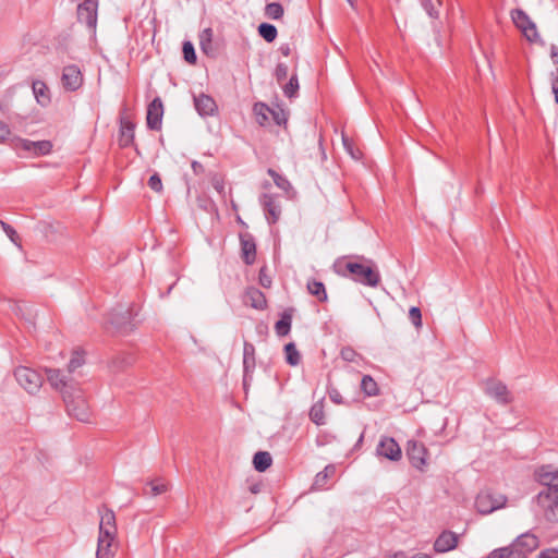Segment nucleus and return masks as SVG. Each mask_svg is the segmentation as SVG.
<instances>
[{
	"label": "nucleus",
	"mask_w": 558,
	"mask_h": 558,
	"mask_svg": "<svg viewBox=\"0 0 558 558\" xmlns=\"http://www.w3.org/2000/svg\"><path fill=\"white\" fill-rule=\"evenodd\" d=\"M343 267L338 272L343 277L350 275L351 279L360 284L376 288L380 282V274L371 259H366L365 263L347 262Z\"/></svg>",
	"instance_id": "nucleus-1"
},
{
	"label": "nucleus",
	"mask_w": 558,
	"mask_h": 558,
	"mask_svg": "<svg viewBox=\"0 0 558 558\" xmlns=\"http://www.w3.org/2000/svg\"><path fill=\"white\" fill-rule=\"evenodd\" d=\"M541 513L548 522L558 521V488L544 487L535 497Z\"/></svg>",
	"instance_id": "nucleus-2"
},
{
	"label": "nucleus",
	"mask_w": 558,
	"mask_h": 558,
	"mask_svg": "<svg viewBox=\"0 0 558 558\" xmlns=\"http://www.w3.org/2000/svg\"><path fill=\"white\" fill-rule=\"evenodd\" d=\"M63 400L70 416L80 422H87L89 420V407L80 391L65 390L63 392Z\"/></svg>",
	"instance_id": "nucleus-3"
},
{
	"label": "nucleus",
	"mask_w": 558,
	"mask_h": 558,
	"mask_svg": "<svg viewBox=\"0 0 558 558\" xmlns=\"http://www.w3.org/2000/svg\"><path fill=\"white\" fill-rule=\"evenodd\" d=\"M14 376L19 385L31 395L38 392L43 385L41 375L29 367H17Z\"/></svg>",
	"instance_id": "nucleus-4"
},
{
	"label": "nucleus",
	"mask_w": 558,
	"mask_h": 558,
	"mask_svg": "<svg viewBox=\"0 0 558 558\" xmlns=\"http://www.w3.org/2000/svg\"><path fill=\"white\" fill-rule=\"evenodd\" d=\"M513 24L522 32L523 36L531 43H536L539 35L536 24L522 9H513L510 12Z\"/></svg>",
	"instance_id": "nucleus-5"
},
{
	"label": "nucleus",
	"mask_w": 558,
	"mask_h": 558,
	"mask_svg": "<svg viewBox=\"0 0 558 558\" xmlns=\"http://www.w3.org/2000/svg\"><path fill=\"white\" fill-rule=\"evenodd\" d=\"M507 502V498L501 494H493L489 490L478 493L475 499V508L481 514H489Z\"/></svg>",
	"instance_id": "nucleus-6"
},
{
	"label": "nucleus",
	"mask_w": 558,
	"mask_h": 558,
	"mask_svg": "<svg viewBox=\"0 0 558 558\" xmlns=\"http://www.w3.org/2000/svg\"><path fill=\"white\" fill-rule=\"evenodd\" d=\"M97 0H82L77 5V20L80 23H84L93 36L96 34L97 26Z\"/></svg>",
	"instance_id": "nucleus-7"
},
{
	"label": "nucleus",
	"mask_w": 558,
	"mask_h": 558,
	"mask_svg": "<svg viewBox=\"0 0 558 558\" xmlns=\"http://www.w3.org/2000/svg\"><path fill=\"white\" fill-rule=\"evenodd\" d=\"M133 308L128 305H118L109 313V323L119 331L128 332L132 329Z\"/></svg>",
	"instance_id": "nucleus-8"
},
{
	"label": "nucleus",
	"mask_w": 558,
	"mask_h": 558,
	"mask_svg": "<svg viewBox=\"0 0 558 558\" xmlns=\"http://www.w3.org/2000/svg\"><path fill=\"white\" fill-rule=\"evenodd\" d=\"M11 146L16 151H26L36 156L48 155L52 149L50 141L33 142L26 138L15 137L11 142Z\"/></svg>",
	"instance_id": "nucleus-9"
},
{
	"label": "nucleus",
	"mask_w": 558,
	"mask_h": 558,
	"mask_svg": "<svg viewBox=\"0 0 558 558\" xmlns=\"http://www.w3.org/2000/svg\"><path fill=\"white\" fill-rule=\"evenodd\" d=\"M485 393L500 405H507L513 401L512 393L500 380L489 378L485 381Z\"/></svg>",
	"instance_id": "nucleus-10"
},
{
	"label": "nucleus",
	"mask_w": 558,
	"mask_h": 558,
	"mask_svg": "<svg viewBox=\"0 0 558 558\" xmlns=\"http://www.w3.org/2000/svg\"><path fill=\"white\" fill-rule=\"evenodd\" d=\"M510 545L513 553L518 554V558H526L529 554L538 547L539 542L536 535L526 532L518 536Z\"/></svg>",
	"instance_id": "nucleus-11"
},
{
	"label": "nucleus",
	"mask_w": 558,
	"mask_h": 558,
	"mask_svg": "<svg viewBox=\"0 0 558 558\" xmlns=\"http://www.w3.org/2000/svg\"><path fill=\"white\" fill-rule=\"evenodd\" d=\"M376 453L390 461H399L402 457L401 448L392 437H381Z\"/></svg>",
	"instance_id": "nucleus-12"
},
{
	"label": "nucleus",
	"mask_w": 558,
	"mask_h": 558,
	"mask_svg": "<svg viewBox=\"0 0 558 558\" xmlns=\"http://www.w3.org/2000/svg\"><path fill=\"white\" fill-rule=\"evenodd\" d=\"M255 369V347L253 343L244 341L243 344V385L246 387L253 379Z\"/></svg>",
	"instance_id": "nucleus-13"
},
{
	"label": "nucleus",
	"mask_w": 558,
	"mask_h": 558,
	"mask_svg": "<svg viewBox=\"0 0 558 558\" xmlns=\"http://www.w3.org/2000/svg\"><path fill=\"white\" fill-rule=\"evenodd\" d=\"M426 454H427V450L424 447V445H422L415 440L408 441L407 456L410 460V463L414 468H416L418 470L424 469V466L426 465Z\"/></svg>",
	"instance_id": "nucleus-14"
},
{
	"label": "nucleus",
	"mask_w": 558,
	"mask_h": 558,
	"mask_svg": "<svg viewBox=\"0 0 558 558\" xmlns=\"http://www.w3.org/2000/svg\"><path fill=\"white\" fill-rule=\"evenodd\" d=\"M163 116V105L159 97L153 99V101L148 105L146 123L147 128L150 130H160L162 123Z\"/></svg>",
	"instance_id": "nucleus-15"
},
{
	"label": "nucleus",
	"mask_w": 558,
	"mask_h": 558,
	"mask_svg": "<svg viewBox=\"0 0 558 558\" xmlns=\"http://www.w3.org/2000/svg\"><path fill=\"white\" fill-rule=\"evenodd\" d=\"M535 477L539 482V484L544 487H555L558 488V469L550 465L545 464L535 470Z\"/></svg>",
	"instance_id": "nucleus-16"
},
{
	"label": "nucleus",
	"mask_w": 558,
	"mask_h": 558,
	"mask_svg": "<svg viewBox=\"0 0 558 558\" xmlns=\"http://www.w3.org/2000/svg\"><path fill=\"white\" fill-rule=\"evenodd\" d=\"M259 202L264 208L268 222H277L281 214V205L277 201V197L271 194H263L259 198Z\"/></svg>",
	"instance_id": "nucleus-17"
},
{
	"label": "nucleus",
	"mask_w": 558,
	"mask_h": 558,
	"mask_svg": "<svg viewBox=\"0 0 558 558\" xmlns=\"http://www.w3.org/2000/svg\"><path fill=\"white\" fill-rule=\"evenodd\" d=\"M194 106L201 117H210L217 112V105L213 97L206 94H198L193 96Z\"/></svg>",
	"instance_id": "nucleus-18"
},
{
	"label": "nucleus",
	"mask_w": 558,
	"mask_h": 558,
	"mask_svg": "<svg viewBox=\"0 0 558 558\" xmlns=\"http://www.w3.org/2000/svg\"><path fill=\"white\" fill-rule=\"evenodd\" d=\"M242 257L246 265H252L256 258V244L250 233L240 234Z\"/></svg>",
	"instance_id": "nucleus-19"
},
{
	"label": "nucleus",
	"mask_w": 558,
	"mask_h": 558,
	"mask_svg": "<svg viewBox=\"0 0 558 558\" xmlns=\"http://www.w3.org/2000/svg\"><path fill=\"white\" fill-rule=\"evenodd\" d=\"M458 538L453 532H442L434 543V549L437 553H447L457 547Z\"/></svg>",
	"instance_id": "nucleus-20"
},
{
	"label": "nucleus",
	"mask_w": 558,
	"mask_h": 558,
	"mask_svg": "<svg viewBox=\"0 0 558 558\" xmlns=\"http://www.w3.org/2000/svg\"><path fill=\"white\" fill-rule=\"evenodd\" d=\"M47 379L49 384L57 390H60L62 393L65 390H70V387L66 381V377L61 373L60 369L47 368L46 369Z\"/></svg>",
	"instance_id": "nucleus-21"
},
{
	"label": "nucleus",
	"mask_w": 558,
	"mask_h": 558,
	"mask_svg": "<svg viewBox=\"0 0 558 558\" xmlns=\"http://www.w3.org/2000/svg\"><path fill=\"white\" fill-rule=\"evenodd\" d=\"M266 298L264 293L257 288H248L245 292V304L256 310H264L266 307Z\"/></svg>",
	"instance_id": "nucleus-22"
},
{
	"label": "nucleus",
	"mask_w": 558,
	"mask_h": 558,
	"mask_svg": "<svg viewBox=\"0 0 558 558\" xmlns=\"http://www.w3.org/2000/svg\"><path fill=\"white\" fill-rule=\"evenodd\" d=\"M214 33L211 28H205L199 34V46L202 51L209 57L216 54V48L214 47Z\"/></svg>",
	"instance_id": "nucleus-23"
},
{
	"label": "nucleus",
	"mask_w": 558,
	"mask_h": 558,
	"mask_svg": "<svg viewBox=\"0 0 558 558\" xmlns=\"http://www.w3.org/2000/svg\"><path fill=\"white\" fill-rule=\"evenodd\" d=\"M62 85L68 90H76L83 84L82 72H62Z\"/></svg>",
	"instance_id": "nucleus-24"
},
{
	"label": "nucleus",
	"mask_w": 558,
	"mask_h": 558,
	"mask_svg": "<svg viewBox=\"0 0 558 558\" xmlns=\"http://www.w3.org/2000/svg\"><path fill=\"white\" fill-rule=\"evenodd\" d=\"M33 93L37 102L45 107L50 102L49 90L46 84L41 81L33 82Z\"/></svg>",
	"instance_id": "nucleus-25"
},
{
	"label": "nucleus",
	"mask_w": 558,
	"mask_h": 558,
	"mask_svg": "<svg viewBox=\"0 0 558 558\" xmlns=\"http://www.w3.org/2000/svg\"><path fill=\"white\" fill-rule=\"evenodd\" d=\"M134 128L135 125L131 121H121L119 142L122 147H126L133 143Z\"/></svg>",
	"instance_id": "nucleus-26"
},
{
	"label": "nucleus",
	"mask_w": 558,
	"mask_h": 558,
	"mask_svg": "<svg viewBox=\"0 0 558 558\" xmlns=\"http://www.w3.org/2000/svg\"><path fill=\"white\" fill-rule=\"evenodd\" d=\"M272 463V458L267 451H258L253 457L254 469L258 472H265Z\"/></svg>",
	"instance_id": "nucleus-27"
},
{
	"label": "nucleus",
	"mask_w": 558,
	"mask_h": 558,
	"mask_svg": "<svg viewBox=\"0 0 558 558\" xmlns=\"http://www.w3.org/2000/svg\"><path fill=\"white\" fill-rule=\"evenodd\" d=\"M99 527L110 530L111 532H117L116 515L112 510L107 508L104 509V511L100 513Z\"/></svg>",
	"instance_id": "nucleus-28"
},
{
	"label": "nucleus",
	"mask_w": 558,
	"mask_h": 558,
	"mask_svg": "<svg viewBox=\"0 0 558 558\" xmlns=\"http://www.w3.org/2000/svg\"><path fill=\"white\" fill-rule=\"evenodd\" d=\"M361 389L368 397H375L379 393L378 385L371 375L362 377Z\"/></svg>",
	"instance_id": "nucleus-29"
},
{
	"label": "nucleus",
	"mask_w": 558,
	"mask_h": 558,
	"mask_svg": "<svg viewBox=\"0 0 558 558\" xmlns=\"http://www.w3.org/2000/svg\"><path fill=\"white\" fill-rule=\"evenodd\" d=\"M254 113L256 117V121L259 125L264 126L267 124L270 116L271 108L263 102H257L254 105Z\"/></svg>",
	"instance_id": "nucleus-30"
},
{
	"label": "nucleus",
	"mask_w": 558,
	"mask_h": 558,
	"mask_svg": "<svg viewBox=\"0 0 558 558\" xmlns=\"http://www.w3.org/2000/svg\"><path fill=\"white\" fill-rule=\"evenodd\" d=\"M307 290L312 295H315L319 301L327 300V292L325 284L322 281L310 280L307 282Z\"/></svg>",
	"instance_id": "nucleus-31"
},
{
	"label": "nucleus",
	"mask_w": 558,
	"mask_h": 558,
	"mask_svg": "<svg viewBox=\"0 0 558 558\" xmlns=\"http://www.w3.org/2000/svg\"><path fill=\"white\" fill-rule=\"evenodd\" d=\"M286 361L291 366H296L301 362V354L295 343L289 342L284 345Z\"/></svg>",
	"instance_id": "nucleus-32"
},
{
	"label": "nucleus",
	"mask_w": 558,
	"mask_h": 558,
	"mask_svg": "<svg viewBox=\"0 0 558 558\" xmlns=\"http://www.w3.org/2000/svg\"><path fill=\"white\" fill-rule=\"evenodd\" d=\"M310 418L316 425H324L326 423L325 413H324V404L322 401L316 402L312 405V408L310 410Z\"/></svg>",
	"instance_id": "nucleus-33"
},
{
	"label": "nucleus",
	"mask_w": 558,
	"mask_h": 558,
	"mask_svg": "<svg viewBox=\"0 0 558 558\" xmlns=\"http://www.w3.org/2000/svg\"><path fill=\"white\" fill-rule=\"evenodd\" d=\"M258 34L267 43H272L276 39L278 32H277V28L275 25L269 24V23H262L258 26Z\"/></svg>",
	"instance_id": "nucleus-34"
},
{
	"label": "nucleus",
	"mask_w": 558,
	"mask_h": 558,
	"mask_svg": "<svg viewBox=\"0 0 558 558\" xmlns=\"http://www.w3.org/2000/svg\"><path fill=\"white\" fill-rule=\"evenodd\" d=\"M291 315L283 314L281 318L276 323L275 330L278 336L283 337L290 332L291 329Z\"/></svg>",
	"instance_id": "nucleus-35"
},
{
	"label": "nucleus",
	"mask_w": 558,
	"mask_h": 558,
	"mask_svg": "<svg viewBox=\"0 0 558 558\" xmlns=\"http://www.w3.org/2000/svg\"><path fill=\"white\" fill-rule=\"evenodd\" d=\"M283 13V7L279 2H271L265 7V15L269 19L279 20Z\"/></svg>",
	"instance_id": "nucleus-36"
},
{
	"label": "nucleus",
	"mask_w": 558,
	"mask_h": 558,
	"mask_svg": "<svg viewBox=\"0 0 558 558\" xmlns=\"http://www.w3.org/2000/svg\"><path fill=\"white\" fill-rule=\"evenodd\" d=\"M284 96L288 98H293L296 96L299 90V80L295 74H293L287 83L282 86Z\"/></svg>",
	"instance_id": "nucleus-37"
},
{
	"label": "nucleus",
	"mask_w": 558,
	"mask_h": 558,
	"mask_svg": "<svg viewBox=\"0 0 558 558\" xmlns=\"http://www.w3.org/2000/svg\"><path fill=\"white\" fill-rule=\"evenodd\" d=\"M112 543L113 542H105L104 539H98L96 557L97 558H112V556H113Z\"/></svg>",
	"instance_id": "nucleus-38"
},
{
	"label": "nucleus",
	"mask_w": 558,
	"mask_h": 558,
	"mask_svg": "<svg viewBox=\"0 0 558 558\" xmlns=\"http://www.w3.org/2000/svg\"><path fill=\"white\" fill-rule=\"evenodd\" d=\"M336 469L333 465H327L323 471L318 472L315 476L314 486L320 488L325 485L327 478L335 473Z\"/></svg>",
	"instance_id": "nucleus-39"
},
{
	"label": "nucleus",
	"mask_w": 558,
	"mask_h": 558,
	"mask_svg": "<svg viewBox=\"0 0 558 558\" xmlns=\"http://www.w3.org/2000/svg\"><path fill=\"white\" fill-rule=\"evenodd\" d=\"M486 558H518V554H514L511 545H509L494 549Z\"/></svg>",
	"instance_id": "nucleus-40"
},
{
	"label": "nucleus",
	"mask_w": 558,
	"mask_h": 558,
	"mask_svg": "<svg viewBox=\"0 0 558 558\" xmlns=\"http://www.w3.org/2000/svg\"><path fill=\"white\" fill-rule=\"evenodd\" d=\"M268 174L272 178L275 184L279 189H281L283 191H288L291 189V183L289 182V180L287 178H284L283 175L279 174L274 169H268Z\"/></svg>",
	"instance_id": "nucleus-41"
},
{
	"label": "nucleus",
	"mask_w": 558,
	"mask_h": 558,
	"mask_svg": "<svg viewBox=\"0 0 558 558\" xmlns=\"http://www.w3.org/2000/svg\"><path fill=\"white\" fill-rule=\"evenodd\" d=\"M149 485H150V490L144 492V495H146V496L156 497V496L161 495L168 490V485L159 480L150 482Z\"/></svg>",
	"instance_id": "nucleus-42"
},
{
	"label": "nucleus",
	"mask_w": 558,
	"mask_h": 558,
	"mask_svg": "<svg viewBox=\"0 0 558 558\" xmlns=\"http://www.w3.org/2000/svg\"><path fill=\"white\" fill-rule=\"evenodd\" d=\"M133 363V357L131 355H119L114 357L111 362V367L114 371L123 369L124 367L131 365Z\"/></svg>",
	"instance_id": "nucleus-43"
},
{
	"label": "nucleus",
	"mask_w": 558,
	"mask_h": 558,
	"mask_svg": "<svg viewBox=\"0 0 558 558\" xmlns=\"http://www.w3.org/2000/svg\"><path fill=\"white\" fill-rule=\"evenodd\" d=\"M182 51L186 62H189L190 64H194L196 62L195 49L191 41L183 43Z\"/></svg>",
	"instance_id": "nucleus-44"
},
{
	"label": "nucleus",
	"mask_w": 558,
	"mask_h": 558,
	"mask_svg": "<svg viewBox=\"0 0 558 558\" xmlns=\"http://www.w3.org/2000/svg\"><path fill=\"white\" fill-rule=\"evenodd\" d=\"M340 356L347 362H356L362 359V356L351 347L342 348Z\"/></svg>",
	"instance_id": "nucleus-45"
},
{
	"label": "nucleus",
	"mask_w": 558,
	"mask_h": 558,
	"mask_svg": "<svg viewBox=\"0 0 558 558\" xmlns=\"http://www.w3.org/2000/svg\"><path fill=\"white\" fill-rule=\"evenodd\" d=\"M270 116L277 125H282L287 123V114L283 109L277 107L276 109H271Z\"/></svg>",
	"instance_id": "nucleus-46"
},
{
	"label": "nucleus",
	"mask_w": 558,
	"mask_h": 558,
	"mask_svg": "<svg viewBox=\"0 0 558 558\" xmlns=\"http://www.w3.org/2000/svg\"><path fill=\"white\" fill-rule=\"evenodd\" d=\"M420 2L429 17L437 19L439 16V12L435 4L433 3V0H420Z\"/></svg>",
	"instance_id": "nucleus-47"
},
{
	"label": "nucleus",
	"mask_w": 558,
	"mask_h": 558,
	"mask_svg": "<svg viewBox=\"0 0 558 558\" xmlns=\"http://www.w3.org/2000/svg\"><path fill=\"white\" fill-rule=\"evenodd\" d=\"M83 364H84L83 354H81L80 352H74L73 356L71 357V360L69 362L68 369H69L70 373H72L76 368L82 366Z\"/></svg>",
	"instance_id": "nucleus-48"
},
{
	"label": "nucleus",
	"mask_w": 558,
	"mask_h": 558,
	"mask_svg": "<svg viewBox=\"0 0 558 558\" xmlns=\"http://www.w3.org/2000/svg\"><path fill=\"white\" fill-rule=\"evenodd\" d=\"M409 318L415 327L422 326V314L421 310L416 306H412L409 311Z\"/></svg>",
	"instance_id": "nucleus-49"
},
{
	"label": "nucleus",
	"mask_w": 558,
	"mask_h": 558,
	"mask_svg": "<svg viewBox=\"0 0 558 558\" xmlns=\"http://www.w3.org/2000/svg\"><path fill=\"white\" fill-rule=\"evenodd\" d=\"M0 227L5 232V234L9 236V239L14 243L17 244V233L14 230L13 227H11L9 223L0 220Z\"/></svg>",
	"instance_id": "nucleus-50"
},
{
	"label": "nucleus",
	"mask_w": 558,
	"mask_h": 558,
	"mask_svg": "<svg viewBox=\"0 0 558 558\" xmlns=\"http://www.w3.org/2000/svg\"><path fill=\"white\" fill-rule=\"evenodd\" d=\"M148 186L155 192H158V193L161 192L162 182H161L160 175L158 173H154L153 175H150V178L148 180Z\"/></svg>",
	"instance_id": "nucleus-51"
},
{
	"label": "nucleus",
	"mask_w": 558,
	"mask_h": 558,
	"mask_svg": "<svg viewBox=\"0 0 558 558\" xmlns=\"http://www.w3.org/2000/svg\"><path fill=\"white\" fill-rule=\"evenodd\" d=\"M551 93L555 95V101L558 104V72L550 73Z\"/></svg>",
	"instance_id": "nucleus-52"
},
{
	"label": "nucleus",
	"mask_w": 558,
	"mask_h": 558,
	"mask_svg": "<svg viewBox=\"0 0 558 558\" xmlns=\"http://www.w3.org/2000/svg\"><path fill=\"white\" fill-rule=\"evenodd\" d=\"M117 532H111L110 530L100 529L98 539H104L105 542H113L116 538Z\"/></svg>",
	"instance_id": "nucleus-53"
},
{
	"label": "nucleus",
	"mask_w": 558,
	"mask_h": 558,
	"mask_svg": "<svg viewBox=\"0 0 558 558\" xmlns=\"http://www.w3.org/2000/svg\"><path fill=\"white\" fill-rule=\"evenodd\" d=\"M211 185L220 195H223V193H225V182H223V180L220 177L214 175L213 179H211Z\"/></svg>",
	"instance_id": "nucleus-54"
},
{
	"label": "nucleus",
	"mask_w": 558,
	"mask_h": 558,
	"mask_svg": "<svg viewBox=\"0 0 558 558\" xmlns=\"http://www.w3.org/2000/svg\"><path fill=\"white\" fill-rule=\"evenodd\" d=\"M259 283L264 288H270L271 286V278L266 274V267H263L259 270Z\"/></svg>",
	"instance_id": "nucleus-55"
},
{
	"label": "nucleus",
	"mask_w": 558,
	"mask_h": 558,
	"mask_svg": "<svg viewBox=\"0 0 558 558\" xmlns=\"http://www.w3.org/2000/svg\"><path fill=\"white\" fill-rule=\"evenodd\" d=\"M10 135V129L7 123L0 121V143H3Z\"/></svg>",
	"instance_id": "nucleus-56"
},
{
	"label": "nucleus",
	"mask_w": 558,
	"mask_h": 558,
	"mask_svg": "<svg viewBox=\"0 0 558 558\" xmlns=\"http://www.w3.org/2000/svg\"><path fill=\"white\" fill-rule=\"evenodd\" d=\"M342 141H343V145H344V147H345L347 151L352 156V158H354V159H359V156H357V154L353 150L352 145H351V143L349 142V140H348L347 137L342 136Z\"/></svg>",
	"instance_id": "nucleus-57"
},
{
	"label": "nucleus",
	"mask_w": 558,
	"mask_h": 558,
	"mask_svg": "<svg viewBox=\"0 0 558 558\" xmlns=\"http://www.w3.org/2000/svg\"><path fill=\"white\" fill-rule=\"evenodd\" d=\"M538 558H558V553L555 550H545L539 554Z\"/></svg>",
	"instance_id": "nucleus-58"
},
{
	"label": "nucleus",
	"mask_w": 558,
	"mask_h": 558,
	"mask_svg": "<svg viewBox=\"0 0 558 558\" xmlns=\"http://www.w3.org/2000/svg\"><path fill=\"white\" fill-rule=\"evenodd\" d=\"M191 166L195 174H199L204 171L203 165L198 161L194 160Z\"/></svg>",
	"instance_id": "nucleus-59"
},
{
	"label": "nucleus",
	"mask_w": 558,
	"mask_h": 558,
	"mask_svg": "<svg viewBox=\"0 0 558 558\" xmlns=\"http://www.w3.org/2000/svg\"><path fill=\"white\" fill-rule=\"evenodd\" d=\"M329 397L330 399L335 402V403H341V396L338 391H332L329 393Z\"/></svg>",
	"instance_id": "nucleus-60"
},
{
	"label": "nucleus",
	"mask_w": 558,
	"mask_h": 558,
	"mask_svg": "<svg viewBox=\"0 0 558 558\" xmlns=\"http://www.w3.org/2000/svg\"><path fill=\"white\" fill-rule=\"evenodd\" d=\"M286 78H287V72L286 71L277 72V81H278V83L281 84Z\"/></svg>",
	"instance_id": "nucleus-61"
},
{
	"label": "nucleus",
	"mask_w": 558,
	"mask_h": 558,
	"mask_svg": "<svg viewBox=\"0 0 558 558\" xmlns=\"http://www.w3.org/2000/svg\"><path fill=\"white\" fill-rule=\"evenodd\" d=\"M410 558H430L429 555L427 554H424V553H420V554H415L413 555L412 557Z\"/></svg>",
	"instance_id": "nucleus-62"
},
{
	"label": "nucleus",
	"mask_w": 558,
	"mask_h": 558,
	"mask_svg": "<svg viewBox=\"0 0 558 558\" xmlns=\"http://www.w3.org/2000/svg\"><path fill=\"white\" fill-rule=\"evenodd\" d=\"M391 558H408L404 553H396Z\"/></svg>",
	"instance_id": "nucleus-63"
},
{
	"label": "nucleus",
	"mask_w": 558,
	"mask_h": 558,
	"mask_svg": "<svg viewBox=\"0 0 558 558\" xmlns=\"http://www.w3.org/2000/svg\"><path fill=\"white\" fill-rule=\"evenodd\" d=\"M276 70H278V71L287 70V66H286V65H283L282 63H279V64L277 65V69H276Z\"/></svg>",
	"instance_id": "nucleus-64"
}]
</instances>
